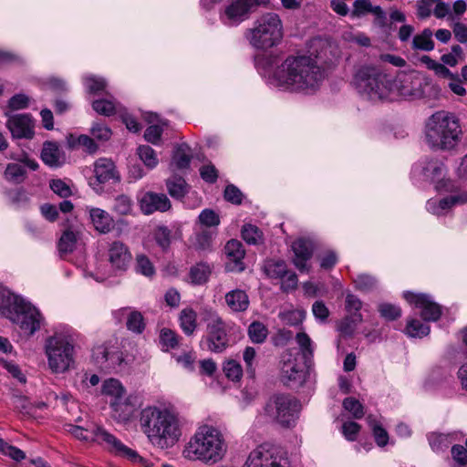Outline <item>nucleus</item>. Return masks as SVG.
I'll return each instance as SVG.
<instances>
[{
  "label": "nucleus",
  "instance_id": "9",
  "mask_svg": "<svg viewBox=\"0 0 467 467\" xmlns=\"http://www.w3.org/2000/svg\"><path fill=\"white\" fill-rule=\"evenodd\" d=\"M202 320L206 325V336L202 340L207 350L213 353H223L230 346V337L227 333V324L218 312L205 306L201 311Z\"/></svg>",
  "mask_w": 467,
  "mask_h": 467
},
{
  "label": "nucleus",
  "instance_id": "60",
  "mask_svg": "<svg viewBox=\"0 0 467 467\" xmlns=\"http://www.w3.org/2000/svg\"><path fill=\"white\" fill-rule=\"evenodd\" d=\"M360 429L361 427L358 423L349 420L342 424L341 431L348 441H354L357 440Z\"/></svg>",
  "mask_w": 467,
  "mask_h": 467
},
{
  "label": "nucleus",
  "instance_id": "35",
  "mask_svg": "<svg viewBox=\"0 0 467 467\" xmlns=\"http://www.w3.org/2000/svg\"><path fill=\"white\" fill-rule=\"evenodd\" d=\"M362 307V302L359 298L352 294H348L346 296V310L348 316H351V321L353 323H361L363 317L360 313Z\"/></svg>",
  "mask_w": 467,
  "mask_h": 467
},
{
  "label": "nucleus",
  "instance_id": "57",
  "mask_svg": "<svg viewBox=\"0 0 467 467\" xmlns=\"http://www.w3.org/2000/svg\"><path fill=\"white\" fill-rule=\"evenodd\" d=\"M354 282L356 288L363 292L371 291L377 285V280L366 274L358 275Z\"/></svg>",
  "mask_w": 467,
  "mask_h": 467
},
{
  "label": "nucleus",
  "instance_id": "52",
  "mask_svg": "<svg viewBox=\"0 0 467 467\" xmlns=\"http://www.w3.org/2000/svg\"><path fill=\"white\" fill-rule=\"evenodd\" d=\"M127 328L134 333H141L145 324L142 315L138 311H131L127 319Z\"/></svg>",
  "mask_w": 467,
  "mask_h": 467
},
{
  "label": "nucleus",
  "instance_id": "1",
  "mask_svg": "<svg viewBox=\"0 0 467 467\" xmlns=\"http://www.w3.org/2000/svg\"><path fill=\"white\" fill-rule=\"evenodd\" d=\"M320 55H290L273 73L275 85L284 90L310 94L317 91L325 78L319 63Z\"/></svg>",
  "mask_w": 467,
  "mask_h": 467
},
{
  "label": "nucleus",
  "instance_id": "13",
  "mask_svg": "<svg viewBox=\"0 0 467 467\" xmlns=\"http://www.w3.org/2000/svg\"><path fill=\"white\" fill-rule=\"evenodd\" d=\"M245 467H290V462L283 450L261 445L250 452Z\"/></svg>",
  "mask_w": 467,
  "mask_h": 467
},
{
  "label": "nucleus",
  "instance_id": "38",
  "mask_svg": "<svg viewBox=\"0 0 467 467\" xmlns=\"http://www.w3.org/2000/svg\"><path fill=\"white\" fill-rule=\"evenodd\" d=\"M26 171L24 165L21 163H9L5 171V179L15 183H20L24 182L26 178Z\"/></svg>",
  "mask_w": 467,
  "mask_h": 467
},
{
  "label": "nucleus",
  "instance_id": "19",
  "mask_svg": "<svg viewBox=\"0 0 467 467\" xmlns=\"http://www.w3.org/2000/svg\"><path fill=\"white\" fill-rule=\"evenodd\" d=\"M108 261L112 268L124 271L131 261L129 247L120 241H114L108 247Z\"/></svg>",
  "mask_w": 467,
  "mask_h": 467
},
{
  "label": "nucleus",
  "instance_id": "11",
  "mask_svg": "<svg viewBox=\"0 0 467 467\" xmlns=\"http://www.w3.org/2000/svg\"><path fill=\"white\" fill-rule=\"evenodd\" d=\"M101 392L111 398L109 403L114 412L113 417L121 422L130 420L134 410L121 382L116 379H108L102 384Z\"/></svg>",
  "mask_w": 467,
  "mask_h": 467
},
{
  "label": "nucleus",
  "instance_id": "58",
  "mask_svg": "<svg viewBox=\"0 0 467 467\" xmlns=\"http://www.w3.org/2000/svg\"><path fill=\"white\" fill-rule=\"evenodd\" d=\"M256 352L255 349L252 347H246L243 353V358L246 367V373L249 377L253 378L254 376V361H255Z\"/></svg>",
  "mask_w": 467,
  "mask_h": 467
},
{
  "label": "nucleus",
  "instance_id": "14",
  "mask_svg": "<svg viewBox=\"0 0 467 467\" xmlns=\"http://www.w3.org/2000/svg\"><path fill=\"white\" fill-rule=\"evenodd\" d=\"M94 436L98 441H104L108 445V450L119 457L127 459L133 463H140L145 467H150L147 460L141 457L135 450L123 444L114 435L109 433L103 429L98 428L94 431Z\"/></svg>",
  "mask_w": 467,
  "mask_h": 467
},
{
  "label": "nucleus",
  "instance_id": "26",
  "mask_svg": "<svg viewBox=\"0 0 467 467\" xmlns=\"http://www.w3.org/2000/svg\"><path fill=\"white\" fill-rule=\"evenodd\" d=\"M465 202H467V193H462L443 198L439 202L430 200L427 202V209L434 214L441 215L445 210L451 208V206Z\"/></svg>",
  "mask_w": 467,
  "mask_h": 467
},
{
  "label": "nucleus",
  "instance_id": "28",
  "mask_svg": "<svg viewBox=\"0 0 467 467\" xmlns=\"http://www.w3.org/2000/svg\"><path fill=\"white\" fill-rule=\"evenodd\" d=\"M296 343L299 346V352L294 355L295 357H300L304 359V363H311L313 358V348L312 341L308 335L305 332H299L296 336Z\"/></svg>",
  "mask_w": 467,
  "mask_h": 467
},
{
  "label": "nucleus",
  "instance_id": "61",
  "mask_svg": "<svg viewBox=\"0 0 467 467\" xmlns=\"http://www.w3.org/2000/svg\"><path fill=\"white\" fill-rule=\"evenodd\" d=\"M200 223L207 227L217 226L220 223L219 215L211 209H204L199 215Z\"/></svg>",
  "mask_w": 467,
  "mask_h": 467
},
{
  "label": "nucleus",
  "instance_id": "25",
  "mask_svg": "<svg viewBox=\"0 0 467 467\" xmlns=\"http://www.w3.org/2000/svg\"><path fill=\"white\" fill-rule=\"evenodd\" d=\"M89 217L95 229L101 234H107L113 228V218L102 209H89Z\"/></svg>",
  "mask_w": 467,
  "mask_h": 467
},
{
  "label": "nucleus",
  "instance_id": "45",
  "mask_svg": "<svg viewBox=\"0 0 467 467\" xmlns=\"http://www.w3.org/2000/svg\"><path fill=\"white\" fill-rule=\"evenodd\" d=\"M429 443L434 451H442L451 443L449 435L438 432H432L428 436Z\"/></svg>",
  "mask_w": 467,
  "mask_h": 467
},
{
  "label": "nucleus",
  "instance_id": "55",
  "mask_svg": "<svg viewBox=\"0 0 467 467\" xmlns=\"http://www.w3.org/2000/svg\"><path fill=\"white\" fill-rule=\"evenodd\" d=\"M93 109L104 116H111L116 111V105L112 100L109 99H97L92 103Z\"/></svg>",
  "mask_w": 467,
  "mask_h": 467
},
{
  "label": "nucleus",
  "instance_id": "37",
  "mask_svg": "<svg viewBox=\"0 0 467 467\" xmlns=\"http://www.w3.org/2000/svg\"><path fill=\"white\" fill-rule=\"evenodd\" d=\"M133 210V201L127 194H119L113 199L112 211L119 215H129Z\"/></svg>",
  "mask_w": 467,
  "mask_h": 467
},
{
  "label": "nucleus",
  "instance_id": "17",
  "mask_svg": "<svg viewBox=\"0 0 467 467\" xmlns=\"http://www.w3.org/2000/svg\"><path fill=\"white\" fill-rule=\"evenodd\" d=\"M6 127L15 139L31 140L35 135L34 120L29 114H15L9 116Z\"/></svg>",
  "mask_w": 467,
  "mask_h": 467
},
{
  "label": "nucleus",
  "instance_id": "64",
  "mask_svg": "<svg viewBox=\"0 0 467 467\" xmlns=\"http://www.w3.org/2000/svg\"><path fill=\"white\" fill-rule=\"evenodd\" d=\"M280 279L282 280L281 289L285 292L295 290L297 287L298 279L294 272L287 270L285 275Z\"/></svg>",
  "mask_w": 467,
  "mask_h": 467
},
{
  "label": "nucleus",
  "instance_id": "54",
  "mask_svg": "<svg viewBox=\"0 0 467 467\" xmlns=\"http://www.w3.org/2000/svg\"><path fill=\"white\" fill-rule=\"evenodd\" d=\"M242 237L247 244H256L261 241L262 234L255 225L245 224L242 230Z\"/></svg>",
  "mask_w": 467,
  "mask_h": 467
},
{
  "label": "nucleus",
  "instance_id": "51",
  "mask_svg": "<svg viewBox=\"0 0 467 467\" xmlns=\"http://www.w3.org/2000/svg\"><path fill=\"white\" fill-rule=\"evenodd\" d=\"M171 231L166 226H158L153 232V238L157 244L166 251L171 244Z\"/></svg>",
  "mask_w": 467,
  "mask_h": 467
},
{
  "label": "nucleus",
  "instance_id": "23",
  "mask_svg": "<svg viewBox=\"0 0 467 467\" xmlns=\"http://www.w3.org/2000/svg\"><path fill=\"white\" fill-rule=\"evenodd\" d=\"M95 176L99 182L104 183L109 180H119L114 162L110 159L100 158L95 162Z\"/></svg>",
  "mask_w": 467,
  "mask_h": 467
},
{
  "label": "nucleus",
  "instance_id": "5",
  "mask_svg": "<svg viewBox=\"0 0 467 467\" xmlns=\"http://www.w3.org/2000/svg\"><path fill=\"white\" fill-rule=\"evenodd\" d=\"M244 36L256 50L267 51L280 45L284 38V26L279 15L265 13L258 17Z\"/></svg>",
  "mask_w": 467,
  "mask_h": 467
},
{
  "label": "nucleus",
  "instance_id": "24",
  "mask_svg": "<svg viewBox=\"0 0 467 467\" xmlns=\"http://www.w3.org/2000/svg\"><path fill=\"white\" fill-rule=\"evenodd\" d=\"M43 162L50 167H58L64 162V155L56 142L47 141L41 151Z\"/></svg>",
  "mask_w": 467,
  "mask_h": 467
},
{
  "label": "nucleus",
  "instance_id": "18",
  "mask_svg": "<svg viewBox=\"0 0 467 467\" xmlns=\"http://www.w3.org/2000/svg\"><path fill=\"white\" fill-rule=\"evenodd\" d=\"M138 202L141 213L145 215L152 214L155 212L164 213L171 207L170 199L164 193L153 192H145Z\"/></svg>",
  "mask_w": 467,
  "mask_h": 467
},
{
  "label": "nucleus",
  "instance_id": "15",
  "mask_svg": "<svg viewBox=\"0 0 467 467\" xmlns=\"http://www.w3.org/2000/svg\"><path fill=\"white\" fill-rule=\"evenodd\" d=\"M269 0H234L224 10L225 22L228 25H238L249 18L258 7H266Z\"/></svg>",
  "mask_w": 467,
  "mask_h": 467
},
{
  "label": "nucleus",
  "instance_id": "6",
  "mask_svg": "<svg viewBox=\"0 0 467 467\" xmlns=\"http://www.w3.org/2000/svg\"><path fill=\"white\" fill-rule=\"evenodd\" d=\"M353 85L358 92L371 101L393 99V81L374 67H362L354 75Z\"/></svg>",
  "mask_w": 467,
  "mask_h": 467
},
{
  "label": "nucleus",
  "instance_id": "48",
  "mask_svg": "<svg viewBox=\"0 0 467 467\" xmlns=\"http://www.w3.org/2000/svg\"><path fill=\"white\" fill-rule=\"evenodd\" d=\"M430 327L422 324L420 320L411 319L408 322L406 327V333L411 337H421L430 333Z\"/></svg>",
  "mask_w": 467,
  "mask_h": 467
},
{
  "label": "nucleus",
  "instance_id": "27",
  "mask_svg": "<svg viewBox=\"0 0 467 467\" xmlns=\"http://www.w3.org/2000/svg\"><path fill=\"white\" fill-rule=\"evenodd\" d=\"M179 321L184 334L192 336L198 327L197 313L192 308H184L180 313Z\"/></svg>",
  "mask_w": 467,
  "mask_h": 467
},
{
  "label": "nucleus",
  "instance_id": "22",
  "mask_svg": "<svg viewBox=\"0 0 467 467\" xmlns=\"http://www.w3.org/2000/svg\"><path fill=\"white\" fill-rule=\"evenodd\" d=\"M224 300L229 309L235 313L246 311L250 305L248 295L244 290L239 288L226 293Z\"/></svg>",
  "mask_w": 467,
  "mask_h": 467
},
{
  "label": "nucleus",
  "instance_id": "63",
  "mask_svg": "<svg viewBox=\"0 0 467 467\" xmlns=\"http://www.w3.org/2000/svg\"><path fill=\"white\" fill-rule=\"evenodd\" d=\"M50 188L61 198H67L72 194L70 187L60 179L52 180L50 182Z\"/></svg>",
  "mask_w": 467,
  "mask_h": 467
},
{
  "label": "nucleus",
  "instance_id": "30",
  "mask_svg": "<svg viewBox=\"0 0 467 467\" xmlns=\"http://www.w3.org/2000/svg\"><path fill=\"white\" fill-rule=\"evenodd\" d=\"M263 269L268 277L280 279L285 275L287 266L284 260L268 259L265 261Z\"/></svg>",
  "mask_w": 467,
  "mask_h": 467
},
{
  "label": "nucleus",
  "instance_id": "3",
  "mask_svg": "<svg viewBox=\"0 0 467 467\" xmlns=\"http://www.w3.org/2000/svg\"><path fill=\"white\" fill-rule=\"evenodd\" d=\"M462 128L459 119L447 111H437L426 120L424 141L434 151H449L461 140Z\"/></svg>",
  "mask_w": 467,
  "mask_h": 467
},
{
  "label": "nucleus",
  "instance_id": "47",
  "mask_svg": "<svg viewBox=\"0 0 467 467\" xmlns=\"http://www.w3.org/2000/svg\"><path fill=\"white\" fill-rule=\"evenodd\" d=\"M136 271L145 276H152L155 274V268L148 256L142 254L136 255Z\"/></svg>",
  "mask_w": 467,
  "mask_h": 467
},
{
  "label": "nucleus",
  "instance_id": "36",
  "mask_svg": "<svg viewBox=\"0 0 467 467\" xmlns=\"http://www.w3.org/2000/svg\"><path fill=\"white\" fill-rule=\"evenodd\" d=\"M445 166L437 160L429 161L422 169L423 175L431 181H439L444 175Z\"/></svg>",
  "mask_w": 467,
  "mask_h": 467
},
{
  "label": "nucleus",
  "instance_id": "53",
  "mask_svg": "<svg viewBox=\"0 0 467 467\" xmlns=\"http://www.w3.org/2000/svg\"><path fill=\"white\" fill-rule=\"evenodd\" d=\"M343 407L346 410L350 412L355 419H361L365 412L362 404L355 398H346L343 400Z\"/></svg>",
  "mask_w": 467,
  "mask_h": 467
},
{
  "label": "nucleus",
  "instance_id": "10",
  "mask_svg": "<svg viewBox=\"0 0 467 467\" xmlns=\"http://www.w3.org/2000/svg\"><path fill=\"white\" fill-rule=\"evenodd\" d=\"M74 348L72 344L62 335L50 337L46 344L48 366L55 373H63L73 363Z\"/></svg>",
  "mask_w": 467,
  "mask_h": 467
},
{
  "label": "nucleus",
  "instance_id": "41",
  "mask_svg": "<svg viewBox=\"0 0 467 467\" xmlns=\"http://www.w3.org/2000/svg\"><path fill=\"white\" fill-rule=\"evenodd\" d=\"M191 155L189 148L186 144L178 146L172 156V163L180 170L186 169L191 163Z\"/></svg>",
  "mask_w": 467,
  "mask_h": 467
},
{
  "label": "nucleus",
  "instance_id": "29",
  "mask_svg": "<svg viewBox=\"0 0 467 467\" xmlns=\"http://www.w3.org/2000/svg\"><path fill=\"white\" fill-rule=\"evenodd\" d=\"M169 194L174 199L183 198L189 192V185L182 177L173 176L166 181Z\"/></svg>",
  "mask_w": 467,
  "mask_h": 467
},
{
  "label": "nucleus",
  "instance_id": "12",
  "mask_svg": "<svg viewBox=\"0 0 467 467\" xmlns=\"http://www.w3.org/2000/svg\"><path fill=\"white\" fill-rule=\"evenodd\" d=\"M311 363L305 364L300 357H295L291 353H285L282 358L281 381L289 388L303 386L308 375Z\"/></svg>",
  "mask_w": 467,
  "mask_h": 467
},
{
  "label": "nucleus",
  "instance_id": "50",
  "mask_svg": "<svg viewBox=\"0 0 467 467\" xmlns=\"http://www.w3.org/2000/svg\"><path fill=\"white\" fill-rule=\"evenodd\" d=\"M380 316L389 321H393L400 317L401 309L400 306L390 303H381L378 306Z\"/></svg>",
  "mask_w": 467,
  "mask_h": 467
},
{
  "label": "nucleus",
  "instance_id": "42",
  "mask_svg": "<svg viewBox=\"0 0 467 467\" xmlns=\"http://www.w3.org/2000/svg\"><path fill=\"white\" fill-rule=\"evenodd\" d=\"M211 274V268L206 264H197L192 266L190 271L192 283L194 285H202L207 282Z\"/></svg>",
  "mask_w": 467,
  "mask_h": 467
},
{
  "label": "nucleus",
  "instance_id": "31",
  "mask_svg": "<svg viewBox=\"0 0 467 467\" xmlns=\"http://www.w3.org/2000/svg\"><path fill=\"white\" fill-rule=\"evenodd\" d=\"M367 422L372 431L376 443L379 447L387 445L389 441V434L378 419L374 415L369 414L367 417Z\"/></svg>",
  "mask_w": 467,
  "mask_h": 467
},
{
  "label": "nucleus",
  "instance_id": "32",
  "mask_svg": "<svg viewBox=\"0 0 467 467\" xmlns=\"http://www.w3.org/2000/svg\"><path fill=\"white\" fill-rule=\"evenodd\" d=\"M116 343V339H111L94 347L92 350V358L97 365L102 368V366L107 362L108 357L111 352L110 349H113Z\"/></svg>",
  "mask_w": 467,
  "mask_h": 467
},
{
  "label": "nucleus",
  "instance_id": "49",
  "mask_svg": "<svg viewBox=\"0 0 467 467\" xmlns=\"http://www.w3.org/2000/svg\"><path fill=\"white\" fill-rule=\"evenodd\" d=\"M223 372L229 379L239 381L243 376V368L236 360L229 359L223 364Z\"/></svg>",
  "mask_w": 467,
  "mask_h": 467
},
{
  "label": "nucleus",
  "instance_id": "16",
  "mask_svg": "<svg viewBox=\"0 0 467 467\" xmlns=\"http://www.w3.org/2000/svg\"><path fill=\"white\" fill-rule=\"evenodd\" d=\"M404 298L410 305L420 308V316L426 321H437L441 315V307L426 294L405 292Z\"/></svg>",
  "mask_w": 467,
  "mask_h": 467
},
{
  "label": "nucleus",
  "instance_id": "20",
  "mask_svg": "<svg viewBox=\"0 0 467 467\" xmlns=\"http://www.w3.org/2000/svg\"><path fill=\"white\" fill-rule=\"evenodd\" d=\"M294 252L293 263L301 272L308 271L307 261L312 257L314 245L310 240L300 238L292 244Z\"/></svg>",
  "mask_w": 467,
  "mask_h": 467
},
{
  "label": "nucleus",
  "instance_id": "44",
  "mask_svg": "<svg viewBox=\"0 0 467 467\" xmlns=\"http://www.w3.org/2000/svg\"><path fill=\"white\" fill-rule=\"evenodd\" d=\"M84 86L89 94L99 95L106 88L107 82L102 78L88 75L84 78Z\"/></svg>",
  "mask_w": 467,
  "mask_h": 467
},
{
  "label": "nucleus",
  "instance_id": "46",
  "mask_svg": "<svg viewBox=\"0 0 467 467\" xmlns=\"http://www.w3.org/2000/svg\"><path fill=\"white\" fill-rule=\"evenodd\" d=\"M76 243H77L76 234L70 230L65 231L57 244V248H58L59 253L60 254L71 253L75 248Z\"/></svg>",
  "mask_w": 467,
  "mask_h": 467
},
{
  "label": "nucleus",
  "instance_id": "8",
  "mask_svg": "<svg viewBox=\"0 0 467 467\" xmlns=\"http://www.w3.org/2000/svg\"><path fill=\"white\" fill-rule=\"evenodd\" d=\"M264 410L273 422L283 428H291L299 417L301 403L290 394L279 393L269 398Z\"/></svg>",
  "mask_w": 467,
  "mask_h": 467
},
{
  "label": "nucleus",
  "instance_id": "7",
  "mask_svg": "<svg viewBox=\"0 0 467 467\" xmlns=\"http://www.w3.org/2000/svg\"><path fill=\"white\" fill-rule=\"evenodd\" d=\"M0 311L27 335H33L40 327L39 312L16 296L11 295L4 298L0 304Z\"/></svg>",
  "mask_w": 467,
  "mask_h": 467
},
{
  "label": "nucleus",
  "instance_id": "40",
  "mask_svg": "<svg viewBox=\"0 0 467 467\" xmlns=\"http://www.w3.org/2000/svg\"><path fill=\"white\" fill-rule=\"evenodd\" d=\"M108 357L107 362L102 366V368L109 370H121L123 368L124 358L122 352L119 350L118 342Z\"/></svg>",
  "mask_w": 467,
  "mask_h": 467
},
{
  "label": "nucleus",
  "instance_id": "59",
  "mask_svg": "<svg viewBox=\"0 0 467 467\" xmlns=\"http://www.w3.org/2000/svg\"><path fill=\"white\" fill-rule=\"evenodd\" d=\"M91 135L100 141H107L111 137V130L102 123H94L90 130Z\"/></svg>",
  "mask_w": 467,
  "mask_h": 467
},
{
  "label": "nucleus",
  "instance_id": "2",
  "mask_svg": "<svg viewBox=\"0 0 467 467\" xmlns=\"http://www.w3.org/2000/svg\"><path fill=\"white\" fill-rule=\"evenodd\" d=\"M139 422L149 442L161 450L172 448L182 435L179 413L171 407L147 406L141 410Z\"/></svg>",
  "mask_w": 467,
  "mask_h": 467
},
{
  "label": "nucleus",
  "instance_id": "43",
  "mask_svg": "<svg viewBox=\"0 0 467 467\" xmlns=\"http://www.w3.org/2000/svg\"><path fill=\"white\" fill-rule=\"evenodd\" d=\"M138 155L146 167L153 169L158 165L159 160L155 150L149 145H141L137 149Z\"/></svg>",
  "mask_w": 467,
  "mask_h": 467
},
{
  "label": "nucleus",
  "instance_id": "34",
  "mask_svg": "<svg viewBox=\"0 0 467 467\" xmlns=\"http://www.w3.org/2000/svg\"><path fill=\"white\" fill-rule=\"evenodd\" d=\"M393 81V96L394 95H401L407 96L410 95L413 90L412 84V77L408 74H400Z\"/></svg>",
  "mask_w": 467,
  "mask_h": 467
},
{
  "label": "nucleus",
  "instance_id": "39",
  "mask_svg": "<svg viewBox=\"0 0 467 467\" xmlns=\"http://www.w3.org/2000/svg\"><path fill=\"white\" fill-rule=\"evenodd\" d=\"M248 336L252 342L261 344L268 336L267 327L260 321H254L248 327Z\"/></svg>",
  "mask_w": 467,
  "mask_h": 467
},
{
  "label": "nucleus",
  "instance_id": "56",
  "mask_svg": "<svg viewBox=\"0 0 467 467\" xmlns=\"http://www.w3.org/2000/svg\"><path fill=\"white\" fill-rule=\"evenodd\" d=\"M0 452H2L3 454H5L6 456H9L11 459H13L16 462H20L26 458V453L22 450L8 444L1 438H0Z\"/></svg>",
  "mask_w": 467,
  "mask_h": 467
},
{
  "label": "nucleus",
  "instance_id": "62",
  "mask_svg": "<svg viewBox=\"0 0 467 467\" xmlns=\"http://www.w3.org/2000/svg\"><path fill=\"white\" fill-rule=\"evenodd\" d=\"M30 99L27 95L19 93L8 100V108L12 110L24 109L28 107Z\"/></svg>",
  "mask_w": 467,
  "mask_h": 467
},
{
  "label": "nucleus",
  "instance_id": "21",
  "mask_svg": "<svg viewBox=\"0 0 467 467\" xmlns=\"http://www.w3.org/2000/svg\"><path fill=\"white\" fill-rule=\"evenodd\" d=\"M224 253L230 263L234 265H227L229 270L242 272L244 270L243 262L245 252L240 241L232 239L228 241L224 246Z\"/></svg>",
  "mask_w": 467,
  "mask_h": 467
},
{
  "label": "nucleus",
  "instance_id": "33",
  "mask_svg": "<svg viewBox=\"0 0 467 467\" xmlns=\"http://www.w3.org/2000/svg\"><path fill=\"white\" fill-rule=\"evenodd\" d=\"M432 31L425 28L420 34L416 35L412 40V48L415 50L431 51L434 49Z\"/></svg>",
  "mask_w": 467,
  "mask_h": 467
},
{
  "label": "nucleus",
  "instance_id": "4",
  "mask_svg": "<svg viewBox=\"0 0 467 467\" xmlns=\"http://www.w3.org/2000/svg\"><path fill=\"white\" fill-rule=\"evenodd\" d=\"M226 451L222 433L213 426L204 425L189 441L183 453L190 460L216 462Z\"/></svg>",
  "mask_w": 467,
  "mask_h": 467
}]
</instances>
